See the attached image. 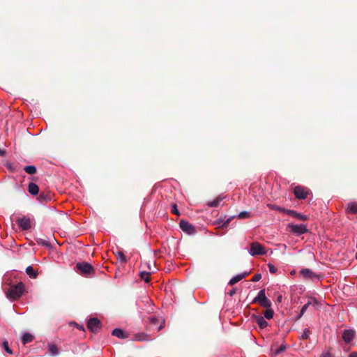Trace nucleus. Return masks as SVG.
I'll return each mask as SVG.
<instances>
[{
  "label": "nucleus",
  "instance_id": "39448f33",
  "mask_svg": "<svg viewBox=\"0 0 357 357\" xmlns=\"http://www.w3.org/2000/svg\"><path fill=\"white\" fill-rule=\"evenodd\" d=\"M288 227L290 229V231L294 233L296 236H301L308 232L307 226L303 224H289Z\"/></svg>",
  "mask_w": 357,
  "mask_h": 357
},
{
  "label": "nucleus",
  "instance_id": "37998d69",
  "mask_svg": "<svg viewBox=\"0 0 357 357\" xmlns=\"http://www.w3.org/2000/svg\"><path fill=\"white\" fill-rule=\"evenodd\" d=\"M5 153V151L3 150L0 149V155H3Z\"/></svg>",
  "mask_w": 357,
  "mask_h": 357
},
{
  "label": "nucleus",
  "instance_id": "412c9836",
  "mask_svg": "<svg viewBox=\"0 0 357 357\" xmlns=\"http://www.w3.org/2000/svg\"><path fill=\"white\" fill-rule=\"evenodd\" d=\"M24 170L29 174H34L36 173V167L34 165H28L24 168Z\"/></svg>",
  "mask_w": 357,
  "mask_h": 357
},
{
  "label": "nucleus",
  "instance_id": "58836bf2",
  "mask_svg": "<svg viewBox=\"0 0 357 357\" xmlns=\"http://www.w3.org/2000/svg\"><path fill=\"white\" fill-rule=\"evenodd\" d=\"M285 349V347L283 345H281L275 351V355L279 354L282 351H283Z\"/></svg>",
  "mask_w": 357,
  "mask_h": 357
},
{
  "label": "nucleus",
  "instance_id": "aec40b11",
  "mask_svg": "<svg viewBox=\"0 0 357 357\" xmlns=\"http://www.w3.org/2000/svg\"><path fill=\"white\" fill-rule=\"evenodd\" d=\"M48 351L53 356H56L59 355V349H58L56 345H55L54 344H51L49 345Z\"/></svg>",
  "mask_w": 357,
  "mask_h": 357
},
{
  "label": "nucleus",
  "instance_id": "a211bd4d",
  "mask_svg": "<svg viewBox=\"0 0 357 357\" xmlns=\"http://www.w3.org/2000/svg\"><path fill=\"white\" fill-rule=\"evenodd\" d=\"M6 167L11 172H17L19 171L18 165L12 162H7Z\"/></svg>",
  "mask_w": 357,
  "mask_h": 357
},
{
  "label": "nucleus",
  "instance_id": "dca6fc26",
  "mask_svg": "<svg viewBox=\"0 0 357 357\" xmlns=\"http://www.w3.org/2000/svg\"><path fill=\"white\" fill-rule=\"evenodd\" d=\"M33 340V336L29 333H24L22 337V342L24 345L31 342Z\"/></svg>",
  "mask_w": 357,
  "mask_h": 357
},
{
  "label": "nucleus",
  "instance_id": "1a4fd4ad",
  "mask_svg": "<svg viewBox=\"0 0 357 357\" xmlns=\"http://www.w3.org/2000/svg\"><path fill=\"white\" fill-rule=\"evenodd\" d=\"M17 222L22 230H28L31 227L30 219L26 216L19 218Z\"/></svg>",
  "mask_w": 357,
  "mask_h": 357
},
{
  "label": "nucleus",
  "instance_id": "4be33fe9",
  "mask_svg": "<svg viewBox=\"0 0 357 357\" xmlns=\"http://www.w3.org/2000/svg\"><path fill=\"white\" fill-rule=\"evenodd\" d=\"M267 309L264 312V317L267 319H271L273 318L274 312L272 309L270 307H266Z\"/></svg>",
  "mask_w": 357,
  "mask_h": 357
},
{
  "label": "nucleus",
  "instance_id": "a18cd8bd",
  "mask_svg": "<svg viewBox=\"0 0 357 357\" xmlns=\"http://www.w3.org/2000/svg\"><path fill=\"white\" fill-rule=\"evenodd\" d=\"M282 299V296H280L278 298V301L280 302Z\"/></svg>",
  "mask_w": 357,
  "mask_h": 357
},
{
  "label": "nucleus",
  "instance_id": "20e7f679",
  "mask_svg": "<svg viewBox=\"0 0 357 357\" xmlns=\"http://www.w3.org/2000/svg\"><path fill=\"white\" fill-rule=\"evenodd\" d=\"M310 193V190L304 186L298 185L294 189V194L295 197L298 199H305L307 195Z\"/></svg>",
  "mask_w": 357,
  "mask_h": 357
},
{
  "label": "nucleus",
  "instance_id": "4c0bfd02",
  "mask_svg": "<svg viewBox=\"0 0 357 357\" xmlns=\"http://www.w3.org/2000/svg\"><path fill=\"white\" fill-rule=\"evenodd\" d=\"M234 217V216L230 217L227 218L225 221H222V227H227Z\"/></svg>",
  "mask_w": 357,
  "mask_h": 357
},
{
  "label": "nucleus",
  "instance_id": "49530a36",
  "mask_svg": "<svg viewBox=\"0 0 357 357\" xmlns=\"http://www.w3.org/2000/svg\"><path fill=\"white\" fill-rule=\"evenodd\" d=\"M314 303H317V300L314 298Z\"/></svg>",
  "mask_w": 357,
  "mask_h": 357
},
{
  "label": "nucleus",
  "instance_id": "b1692460",
  "mask_svg": "<svg viewBox=\"0 0 357 357\" xmlns=\"http://www.w3.org/2000/svg\"><path fill=\"white\" fill-rule=\"evenodd\" d=\"M276 208L279 211L283 212V213H284L286 214H288V215H290L291 216H293L294 214L296 213L295 211H292V210H289V209H286V208H281L280 206H278Z\"/></svg>",
  "mask_w": 357,
  "mask_h": 357
},
{
  "label": "nucleus",
  "instance_id": "7ed1b4c3",
  "mask_svg": "<svg viewBox=\"0 0 357 357\" xmlns=\"http://www.w3.org/2000/svg\"><path fill=\"white\" fill-rule=\"evenodd\" d=\"M254 303H258L261 306L264 307H271V302L267 298L265 294V289H261L257 296L253 300Z\"/></svg>",
  "mask_w": 357,
  "mask_h": 357
},
{
  "label": "nucleus",
  "instance_id": "e433bc0d",
  "mask_svg": "<svg viewBox=\"0 0 357 357\" xmlns=\"http://www.w3.org/2000/svg\"><path fill=\"white\" fill-rule=\"evenodd\" d=\"M172 212L174 214L179 215V212L176 204H173L172 206Z\"/></svg>",
  "mask_w": 357,
  "mask_h": 357
},
{
  "label": "nucleus",
  "instance_id": "f03ea898",
  "mask_svg": "<svg viewBox=\"0 0 357 357\" xmlns=\"http://www.w3.org/2000/svg\"><path fill=\"white\" fill-rule=\"evenodd\" d=\"M249 254L253 257L257 255H266L267 254V251L261 243L255 241L250 244Z\"/></svg>",
  "mask_w": 357,
  "mask_h": 357
},
{
  "label": "nucleus",
  "instance_id": "6ab92c4d",
  "mask_svg": "<svg viewBox=\"0 0 357 357\" xmlns=\"http://www.w3.org/2000/svg\"><path fill=\"white\" fill-rule=\"evenodd\" d=\"M26 273L31 278H36L38 276L37 271L31 266L26 267Z\"/></svg>",
  "mask_w": 357,
  "mask_h": 357
},
{
  "label": "nucleus",
  "instance_id": "cd10ccee",
  "mask_svg": "<svg viewBox=\"0 0 357 357\" xmlns=\"http://www.w3.org/2000/svg\"><path fill=\"white\" fill-rule=\"evenodd\" d=\"M3 348L4 349V350L9 354H13V351L10 349L9 346H8V341H4L3 342Z\"/></svg>",
  "mask_w": 357,
  "mask_h": 357
},
{
  "label": "nucleus",
  "instance_id": "bb28decb",
  "mask_svg": "<svg viewBox=\"0 0 357 357\" xmlns=\"http://www.w3.org/2000/svg\"><path fill=\"white\" fill-rule=\"evenodd\" d=\"M36 241H37V243L40 245H43V246H45V247L50 246V243L45 239L38 238L36 240Z\"/></svg>",
  "mask_w": 357,
  "mask_h": 357
},
{
  "label": "nucleus",
  "instance_id": "393cba45",
  "mask_svg": "<svg viewBox=\"0 0 357 357\" xmlns=\"http://www.w3.org/2000/svg\"><path fill=\"white\" fill-rule=\"evenodd\" d=\"M311 302L309 301L307 302V303H305L301 308V313L298 316V318H301L304 314L305 312L307 311V308L309 307V306L311 305Z\"/></svg>",
  "mask_w": 357,
  "mask_h": 357
},
{
  "label": "nucleus",
  "instance_id": "72a5a7b5",
  "mask_svg": "<svg viewBox=\"0 0 357 357\" xmlns=\"http://www.w3.org/2000/svg\"><path fill=\"white\" fill-rule=\"evenodd\" d=\"M118 258L123 262L126 263L127 262V258L124 255V254L121 252H119L118 253Z\"/></svg>",
  "mask_w": 357,
  "mask_h": 357
},
{
  "label": "nucleus",
  "instance_id": "f257e3e1",
  "mask_svg": "<svg viewBox=\"0 0 357 357\" xmlns=\"http://www.w3.org/2000/svg\"><path fill=\"white\" fill-rule=\"evenodd\" d=\"M6 276L4 278L3 289L6 291V297L9 299L15 300L19 298L24 293V285L22 282L16 284H8L9 288L6 287Z\"/></svg>",
  "mask_w": 357,
  "mask_h": 357
},
{
  "label": "nucleus",
  "instance_id": "2f4dec72",
  "mask_svg": "<svg viewBox=\"0 0 357 357\" xmlns=\"http://www.w3.org/2000/svg\"><path fill=\"white\" fill-rule=\"evenodd\" d=\"M268 271L271 273H276L278 271V268L272 264H268Z\"/></svg>",
  "mask_w": 357,
  "mask_h": 357
},
{
  "label": "nucleus",
  "instance_id": "9b49d317",
  "mask_svg": "<svg viewBox=\"0 0 357 357\" xmlns=\"http://www.w3.org/2000/svg\"><path fill=\"white\" fill-rule=\"evenodd\" d=\"M345 212L347 214H357V202H350L346 204Z\"/></svg>",
  "mask_w": 357,
  "mask_h": 357
},
{
  "label": "nucleus",
  "instance_id": "ddd939ff",
  "mask_svg": "<svg viewBox=\"0 0 357 357\" xmlns=\"http://www.w3.org/2000/svg\"><path fill=\"white\" fill-rule=\"evenodd\" d=\"M248 272L245 271L242 273L238 274L235 276H234L232 278L230 279L229 282V285H234L238 282L240 280H241L243 278L246 277L248 275Z\"/></svg>",
  "mask_w": 357,
  "mask_h": 357
},
{
  "label": "nucleus",
  "instance_id": "c85d7f7f",
  "mask_svg": "<svg viewBox=\"0 0 357 357\" xmlns=\"http://www.w3.org/2000/svg\"><path fill=\"white\" fill-rule=\"evenodd\" d=\"M251 216L250 213L248 211H242L238 215L239 218H248Z\"/></svg>",
  "mask_w": 357,
  "mask_h": 357
},
{
  "label": "nucleus",
  "instance_id": "6e6552de",
  "mask_svg": "<svg viewBox=\"0 0 357 357\" xmlns=\"http://www.w3.org/2000/svg\"><path fill=\"white\" fill-rule=\"evenodd\" d=\"M76 268L84 275L89 274L91 271H93L92 266L85 261L78 262L76 264Z\"/></svg>",
  "mask_w": 357,
  "mask_h": 357
},
{
  "label": "nucleus",
  "instance_id": "79ce46f5",
  "mask_svg": "<svg viewBox=\"0 0 357 357\" xmlns=\"http://www.w3.org/2000/svg\"><path fill=\"white\" fill-rule=\"evenodd\" d=\"M349 357H357V352H351Z\"/></svg>",
  "mask_w": 357,
  "mask_h": 357
},
{
  "label": "nucleus",
  "instance_id": "473e14b6",
  "mask_svg": "<svg viewBox=\"0 0 357 357\" xmlns=\"http://www.w3.org/2000/svg\"><path fill=\"white\" fill-rule=\"evenodd\" d=\"M293 216L295 217V218H298L299 220H307V216L306 215H303V214L299 213H297L296 211V213H294Z\"/></svg>",
  "mask_w": 357,
  "mask_h": 357
},
{
  "label": "nucleus",
  "instance_id": "f8f14e48",
  "mask_svg": "<svg viewBox=\"0 0 357 357\" xmlns=\"http://www.w3.org/2000/svg\"><path fill=\"white\" fill-rule=\"evenodd\" d=\"M355 332L352 330H344L342 333V339L346 343H350L354 338Z\"/></svg>",
  "mask_w": 357,
  "mask_h": 357
},
{
  "label": "nucleus",
  "instance_id": "ea45409f",
  "mask_svg": "<svg viewBox=\"0 0 357 357\" xmlns=\"http://www.w3.org/2000/svg\"><path fill=\"white\" fill-rule=\"evenodd\" d=\"M235 294H236V289H231V290L228 292V294H229L230 296H233Z\"/></svg>",
  "mask_w": 357,
  "mask_h": 357
},
{
  "label": "nucleus",
  "instance_id": "0eeeda50",
  "mask_svg": "<svg viewBox=\"0 0 357 357\" xmlns=\"http://www.w3.org/2000/svg\"><path fill=\"white\" fill-rule=\"evenodd\" d=\"M300 274L305 279H309L312 281H314L316 280H319L320 277L318 274L313 272L312 270L309 268H303L300 271Z\"/></svg>",
  "mask_w": 357,
  "mask_h": 357
},
{
  "label": "nucleus",
  "instance_id": "a878e982",
  "mask_svg": "<svg viewBox=\"0 0 357 357\" xmlns=\"http://www.w3.org/2000/svg\"><path fill=\"white\" fill-rule=\"evenodd\" d=\"M140 278L144 280L146 282H149L150 281L149 278V273L146 271H142L140 273Z\"/></svg>",
  "mask_w": 357,
  "mask_h": 357
},
{
  "label": "nucleus",
  "instance_id": "a19ab883",
  "mask_svg": "<svg viewBox=\"0 0 357 357\" xmlns=\"http://www.w3.org/2000/svg\"><path fill=\"white\" fill-rule=\"evenodd\" d=\"M321 357H331L330 353L326 352L323 353Z\"/></svg>",
  "mask_w": 357,
  "mask_h": 357
},
{
  "label": "nucleus",
  "instance_id": "5701e85b",
  "mask_svg": "<svg viewBox=\"0 0 357 357\" xmlns=\"http://www.w3.org/2000/svg\"><path fill=\"white\" fill-rule=\"evenodd\" d=\"M222 200V198L218 197L215 199L214 200L209 202L208 203V206L211 208L217 207L219 206L220 202Z\"/></svg>",
  "mask_w": 357,
  "mask_h": 357
},
{
  "label": "nucleus",
  "instance_id": "4468645a",
  "mask_svg": "<svg viewBox=\"0 0 357 357\" xmlns=\"http://www.w3.org/2000/svg\"><path fill=\"white\" fill-rule=\"evenodd\" d=\"M255 321L261 329H264L266 327H267V326H268V322L265 320L264 317L262 316H256Z\"/></svg>",
  "mask_w": 357,
  "mask_h": 357
},
{
  "label": "nucleus",
  "instance_id": "f704fd0d",
  "mask_svg": "<svg viewBox=\"0 0 357 357\" xmlns=\"http://www.w3.org/2000/svg\"><path fill=\"white\" fill-rule=\"evenodd\" d=\"M261 279V274H260V273H257V274H255V275L253 276V278H252V279L251 280V281H252V282H258V281H259Z\"/></svg>",
  "mask_w": 357,
  "mask_h": 357
},
{
  "label": "nucleus",
  "instance_id": "f3484780",
  "mask_svg": "<svg viewBox=\"0 0 357 357\" xmlns=\"http://www.w3.org/2000/svg\"><path fill=\"white\" fill-rule=\"evenodd\" d=\"M112 335L121 339H124L126 337L124 331L121 328L114 329L112 332Z\"/></svg>",
  "mask_w": 357,
  "mask_h": 357
},
{
  "label": "nucleus",
  "instance_id": "c9c22d12",
  "mask_svg": "<svg viewBox=\"0 0 357 357\" xmlns=\"http://www.w3.org/2000/svg\"><path fill=\"white\" fill-rule=\"evenodd\" d=\"M149 322L152 325H155L158 322V318L155 316H151L149 318Z\"/></svg>",
  "mask_w": 357,
  "mask_h": 357
},
{
  "label": "nucleus",
  "instance_id": "423d86ee",
  "mask_svg": "<svg viewBox=\"0 0 357 357\" xmlns=\"http://www.w3.org/2000/svg\"><path fill=\"white\" fill-rule=\"evenodd\" d=\"M181 229L189 235H193L197 232L195 227L188 221L181 220L179 222Z\"/></svg>",
  "mask_w": 357,
  "mask_h": 357
},
{
  "label": "nucleus",
  "instance_id": "7c9ffc66",
  "mask_svg": "<svg viewBox=\"0 0 357 357\" xmlns=\"http://www.w3.org/2000/svg\"><path fill=\"white\" fill-rule=\"evenodd\" d=\"M136 338L139 341L148 340V335L144 333L137 335Z\"/></svg>",
  "mask_w": 357,
  "mask_h": 357
},
{
  "label": "nucleus",
  "instance_id": "c03bdc74",
  "mask_svg": "<svg viewBox=\"0 0 357 357\" xmlns=\"http://www.w3.org/2000/svg\"><path fill=\"white\" fill-rule=\"evenodd\" d=\"M162 328V325L161 324L160 326L158 327V331L161 330Z\"/></svg>",
  "mask_w": 357,
  "mask_h": 357
},
{
  "label": "nucleus",
  "instance_id": "c756f323",
  "mask_svg": "<svg viewBox=\"0 0 357 357\" xmlns=\"http://www.w3.org/2000/svg\"><path fill=\"white\" fill-rule=\"evenodd\" d=\"M310 333V332L309 329H307V328L304 329L303 333L301 334V337L303 340H307L309 338Z\"/></svg>",
  "mask_w": 357,
  "mask_h": 357
},
{
  "label": "nucleus",
  "instance_id": "9d476101",
  "mask_svg": "<svg viewBox=\"0 0 357 357\" xmlns=\"http://www.w3.org/2000/svg\"><path fill=\"white\" fill-rule=\"evenodd\" d=\"M100 326V321L97 318H91L87 322V328L92 332H96Z\"/></svg>",
  "mask_w": 357,
  "mask_h": 357
},
{
  "label": "nucleus",
  "instance_id": "2eb2a0df",
  "mask_svg": "<svg viewBox=\"0 0 357 357\" xmlns=\"http://www.w3.org/2000/svg\"><path fill=\"white\" fill-rule=\"evenodd\" d=\"M28 191L32 195H36L38 194L39 188L34 183H30L28 186Z\"/></svg>",
  "mask_w": 357,
  "mask_h": 357
}]
</instances>
